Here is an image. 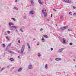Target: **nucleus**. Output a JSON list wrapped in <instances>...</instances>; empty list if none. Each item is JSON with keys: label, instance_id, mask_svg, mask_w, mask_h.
Segmentation results:
<instances>
[{"label": "nucleus", "instance_id": "c756f323", "mask_svg": "<svg viewBox=\"0 0 76 76\" xmlns=\"http://www.w3.org/2000/svg\"><path fill=\"white\" fill-rule=\"evenodd\" d=\"M42 30H43V29H42V28H41L40 29V31H42Z\"/></svg>", "mask_w": 76, "mask_h": 76}, {"label": "nucleus", "instance_id": "20e7f679", "mask_svg": "<svg viewBox=\"0 0 76 76\" xmlns=\"http://www.w3.org/2000/svg\"><path fill=\"white\" fill-rule=\"evenodd\" d=\"M63 50H64V48H62L60 49H59V53H61V52H62Z\"/></svg>", "mask_w": 76, "mask_h": 76}, {"label": "nucleus", "instance_id": "2f4dec72", "mask_svg": "<svg viewBox=\"0 0 76 76\" xmlns=\"http://www.w3.org/2000/svg\"><path fill=\"white\" fill-rule=\"evenodd\" d=\"M37 45H39V43H37Z\"/></svg>", "mask_w": 76, "mask_h": 76}, {"label": "nucleus", "instance_id": "f257e3e1", "mask_svg": "<svg viewBox=\"0 0 76 76\" xmlns=\"http://www.w3.org/2000/svg\"><path fill=\"white\" fill-rule=\"evenodd\" d=\"M43 14H44L45 18H46V17L47 16V12H43Z\"/></svg>", "mask_w": 76, "mask_h": 76}, {"label": "nucleus", "instance_id": "393cba45", "mask_svg": "<svg viewBox=\"0 0 76 76\" xmlns=\"http://www.w3.org/2000/svg\"><path fill=\"white\" fill-rule=\"evenodd\" d=\"M2 45L3 46L4 48V47H5V45H4V44H3Z\"/></svg>", "mask_w": 76, "mask_h": 76}, {"label": "nucleus", "instance_id": "72a5a7b5", "mask_svg": "<svg viewBox=\"0 0 76 76\" xmlns=\"http://www.w3.org/2000/svg\"><path fill=\"white\" fill-rule=\"evenodd\" d=\"M73 9H75V8H76V7H75L74 6H73Z\"/></svg>", "mask_w": 76, "mask_h": 76}, {"label": "nucleus", "instance_id": "6e6552de", "mask_svg": "<svg viewBox=\"0 0 76 76\" xmlns=\"http://www.w3.org/2000/svg\"><path fill=\"white\" fill-rule=\"evenodd\" d=\"M65 1L66 3H69L70 1L69 0H65Z\"/></svg>", "mask_w": 76, "mask_h": 76}, {"label": "nucleus", "instance_id": "8fccbe9b", "mask_svg": "<svg viewBox=\"0 0 76 76\" xmlns=\"http://www.w3.org/2000/svg\"><path fill=\"white\" fill-rule=\"evenodd\" d=\"M18 53H19V51H18Z\"/></svg>", "mask_w": 76, "mask_h": 76}, {"label": "nucleus", "instance_id": "ddd939ff", "mask_svg": "<svg viewBox=\"0 0 76 76\" xmlns=\"http://www.w3.org/2000/svg\"><path fill=\"white\" fill-rule=\"evenodd\" d=\"M11 28H15V29L16 28V26H11Z\"/></svg>", "mask_w": 76, "mask_h": 76}, {"label": "nucleus", "instance_id": "dca6fc26", "mask_svg": "<svg viewBox=\"0 0 76 76\" xmlns=\"http://www.w3.org/2000/svg\"><path fill=\"white\" fill-rule=\"evenodd\" d=\"M42 42H44V37H43L42 39Z\"/></svg>", "mask_w": 76, "mask_h": 76}, {"label": "nucleus", "instance_id": "3c124183", "mask_svg": "<svg viewBox=\"0 0 76 76\" xmlns=\"http://www.w3.org/2000/svg\"><path fill=\"white\" fill-rule=\"evenodd\" d=\"M48 20L49 21V20Z\"/></svg>", "mask_w": 76, "mask_h": 76}, {"label": "nucleus", "instance_id": "49530a36", "mask_svg": "<svg viewBox=\"0 0 76 76\" xmlns=\"http://www.w3.org/2000/svg\"><path fill=\"white\" fill-rule=\"evenodd\" d=\"M64 73H65V74L66 73V72H64Z\"/></svg>", "mask_w": 76, "mask_h": 76}, {"label": "nucleus", "instance_id": "5701e85b", "mask_svg": "<svg viewBox=\"0 0 76 76\" xmlns=\"http://www.w3.org/2000/svg\"><path fill=\"white\" fill-rule=\"evenodd\" d=\"M9 53H11V54H12V53H13V52H12V51H10L9 52Z\"/></svg>", "mask_w": 76, "mask_h": 76}, {"label": "nucleus", "instance_id": "0eeeda50", "mask_svg": "<svg viewBox=\"0 0 76 76\" xmlns=\"http://www.w3.org/2000/svg\"><path fill=\"white\" fill-rule=\"evenodd\" d=\"M38 2L40 4H42V3L41 2V0H39Z\"/></svg>", "mask_w": 76, "mask_h": 76}, {"label": "nucleus", "instance_id": "a18cd8bd", "mask_svg": "<svg viewBox=\"0 0 76 76\" xmlns=\"http://www.w3.org/2000/svg\"><path fill=\"white\" fill-rule=\"evenodd\" d=\"M54 11H55V12H56V10H54Z\"/></svg>", "mask_w": 76, "mask_h": 76}, {"label": "nucleus", "instance_id": "aec40b11", "mask_svg": "<svg viewBox=\"0 0 76 76\" xmlns=\"http://www.w3.org/2000/svg\"><path fill=\"white\" fill-rule=\"evenodd\" d=\"M27 45L28 46V48H30V46H29V44H27Z\"/></svg>", "mask_w": 76, "mask_h": 76}, {"label": "nucleus", "instance_id": "39448f33", "mask_svg": "<svg viewBox=\"0 0 76 76\" xmlns=\"http://www.w3.org/2000/svg\"><path fill=\"white\" fill-rule=\"evenodd\" d=\"M34 11H31L30 12L29 14H32V15H33V14H34Z\"/></svg>", "mask_w": 76, "mask_h": 76}, {"label": "nucleus", "instance_id": "79ce46f5", "mask_svg": "<svg viewBox=\"0 0 76 76\" xmlns=\"http://www.w3.org/2000/svg\"><path fill=\"white\" fill-rule=\"evenodd\" d=\"M76 15V13H74V15Z\"/></svg>", "mask_w": 76, "mask_h": 76}, {"label": "nucleus", "instance_id": "412c9836", "mask_svg": "<svg viewBox=\"0 0 76 76\" xmlns=\"http://www.w3.org/2000/svg\"><path fill=\"white\" fill-rule=\"evenodd\" d=\"M69 15H72V12H69Z\"/></svg>", "mask_w": 76, "mask_h": 76}, {"label": "nucleus", "instance_id": "4c0bfd02", "mask_svg": "<svg viewBox=\"0 0 76 76\" xmlns=\"http://www.w3.org/2000/svg\"><path fill=\"white\" fill-rule=\"evenodd\" d=\"M20 31H21V32H23V31H22V30L21 29H20Z\"/></svg>", "mask_w": 76, "mask_h": 76}, {"label": "nucleus", "instance_id": "423d86ee", "mask_svg": "<svg viewBox=\"0 0 76 76\" xmlns=\"http://www.w3.org/2000/svg\"><path fill=\"white\" fill-rule=\"evenodd\" d=\"M61 60V58H56L55 59V60H56V61H58L59 60Z\"/></svg>", "mask_w": 76, "mask_h": 76}, {"label": "nucleus", "instance_id": "c9c22d12", "mask_svg": "<svg viewBox=\"0 0 76 76\" xmlns=\"http://www.w3.org/2000/svg\"><path fill=\"white\" fill-rule=\"evenodd\" d=\"M51 18H52V17H53V14L51 15Z\"/></svg>", "mask_w": 76, "mask_h": 76}, {"label": "nucleus", "instance_id": "a878e982", "mask_svg": "<svg viewBox=\"0 0 76 76\" xmlns=\"http://www.w3.org/2000/svg\"><path fill=\"white\" fill-rule=\"evenodd\" d=\"M14 9H16V10H18V8H16V7H14Z\"/></svg>", "mask_w": 76, "mask_h": 76}, {"label": "nucleus", "instance_id": "7ed1b4c3", "mask_svg": "<svg viewBox=\"0 0 76 76\" xmlns=\"http://www.w3.org/2000/svg\"><path fill=\"white\" fill-rule=\"evenodd\" d=\"M28 69H32V65H29L28 66Z\"/></svg>", "mask_w": 76, "mask_h": 76}, {"label": "nucleus", "instance_id": "473e14b6", "mask_svg": "<svg viewBox=\"0 0 76 76\" xmlns=\"http://www.w3.org/2000/svg\"><path fill=\"white\" fill-rule=\"evenodd\" d=\"M50 50H51V51H53V48H50Z\"/></svg>", "mask_w": 76, "mask_h": 76}, {"label": "nucleus", "instance_id": "b1692460", "mask_svg": "<svg viewBox=\"0 0 76 76\" xmlns=\"http://www.w3.org/2000/svg\"><path fill=\"white\" fill-rule=\"evenodd\" d=\"M23 50L22 51H21L20 52V54H23Z\"/></svg>", "mask_w": 76, "mask_h": 76}, {"label": "nucleus", "instance_id": "bb28decb", "mask_svg": "<svg viewBox=\"0 0 76 76\" xmlns=\"http://www.w3.org/2000/svg\"><path fill=\"white\" fill-rule=\"evenodd\" d=\"M44 9H43L42 11V13H44Z\"/></svg>", "mask_w": 76, "mask_h": 76}, {"label": "nucleus", "instance_id": "ea45409f", "mask_svg": "<svg viewBox=\"0 0 76 76\" xmlns=\"http://www.w3.org/2000/svg\"><path fill=\"white\" fill-rule=\"evenodd\" d=\"M63 16H61V18H63Z\"/></svg>", "mask_w": 76, "mask_h": 76}, {"label": "nucleus", "instance_id": "9b49d317", "mask_svg": "<svg viewBox=\"0 0 76 76\" xmlns=\"http://www.w3.org/2000/svg\"><path fill=\"white\" fill-rule=\"evenodd\" d=\"M43 37L46 38H48V36L47 35H44Z\"/></svg>", "mask_w": 76, "mask_h": 76}, {"label": "nucleus", "instance_id": "7c9ffc66", "mask_svg": "<svg viewBox=\"0 0 76 76\" xmlns=\"http://www.w3.org/2000/svg\"><path fill=\"white\" fill-rule=\"evenodd\" d=\"M69 45H72V43H70L69 44Z\"/></svg>", "mask_w": 76, "mask_h": 76}, {"label": "nucleus", "instance_id": "f3484780", "mask_svg": "<svg viewBox=\"0 0 76 76\" xmlns=\"http://www.w3.org/2000/svg\"><path fill=\"white\" fill-rule=\"evenodd\" d=\"M38 56L39 57H41V55L39 53H38Z\"/></svg>", "mask_w": 76, "mask_h": 76}, {"label": "nucleus", "instance_id": "a19ab883", "mask_svg": "<svg viewBox=\"0 0 76 76\" xmlns=\"http://www.w3.org/2000/svg\"><path fill=\"white\" fill-rule=\"evenodd\" d=\"M69 31H72V30L70 29Z\"/></svg>", "mask_w": 76, "mask_h": 76}, {"label": "nucleus", "instance_id": "f8f14e48", "mask_svg": "<svg viewBox=\"0 0 76 76\" xmlns=\"http://www.w3.org/2000/svg\"><path fill=\"white\" fill-rule=\"evenodd\" d=\"M10 60L11 61H14V59H13V58H10Z\"/></svg>", "mask_w": 76, "mask_h": 76}, {"label": "nucleus", "instance_id": "6ab92c4d", "mask_svg": "<svg viewBox=\"0 0 76 76\" xmlns=\"http://www.w3.org/2000/svg\"><path fill=\"white\" fill-rule=\"evenodd\" d=\"M45 68H46V69H47L48 68V67H47V64H46L45 66Z\"/></svg>", "mask_w": 76, "mask_h": 76}, {"label": "nucleus", "instance_id": "37998d69", "mask_svg": "<svg viewBox=\"0 0 76 76\" xmlns=\"http://www.w3.org/2000/svg\"><path fill=\"white\" fill-rule=\"evenodd\" d=\"M68 31H70V29H68Z\"/></svg>", "mask_w": 76, "mask_h": 76}, {"label": "nucleus", "instance_id": "c03bdc74", "mask_svg": "<svg viewBox=\"0 0 76 76\" xmlns=\"http://www.w3.org/2000/svg\"><path fill=\"white\" fill-rule=\"evenodd\" d=\"M73 61H75V59H73Z\"/></svg>", "mask_w": 76, "mask_h": 76}, {"label": "nucleus", "instance_id": "2eb2a0df", "mask_svg": "<svg viewBox=\"0 0 76 76\" xmlns=\"http://www.w3.org/2000/svg\"><path fill=\"white\" fill-rule=\"evenodd\" d=\"M31 3L32 4H34V1H31Z\"/></svg>", "mask_w": 76, "mask_h": 76}, {"label": "nucleus", "instance_id": "1a4fd4ad", "mask_svg": "<svg viewBox=\"0 0 76 76\" xmlns=\"http://www.w3.org/2000/svg\"><path fill=\"white\" fill-rule=\"evenodd\" d=\"M9 24V26H11V25H13V24L12 23H10Z\"/></svg>", "mask_w": 76, "mask_h": 76}, {"label": "nucleus", "instance_id": "09e8293b", "mask_svg": "<svg viewBox=\"0 0 76 76\" xmlns=\"http://www.w3.org/2000/svg\"><path fill=\"white\" fill-rule=\"evenodd\" d=\"M45 11H46V10H45Z\"/></svg>", "mask_w": 76, "mask_h": 76}, {"label": "nucleus", "instance_id": "4468645a", "mask_svg": "<svg viewBox=\"0 0 76 76\" xmlns=\"http://www.w3.org/2000/svg\"><path fill=\"white\" fill-rule=\"evenodd\" d=\"M63 43H65L66 42V40L64 39H63Z\"/></svg>", "mask_w": 76, "mask_h": 76}, {"label": "nucleus", "instance_id": "58836bf2", "mask_svg": "<svg viewBox=\"0 0 76 76\" xmlns=\"http://www.w3.org/2000/svg\"><path fill=\"white\" fill-rule=\"evenodd\" d=\"M15 2H18V0H16L15 1Z\"/></svg>", "mask_w": 76, "mask_h": 76}, {"label": "nucleus", "instance_id": "a211bd4d", "mask_svg": "<svg viewBox=\"0 0 76 76\" xmlns=\"http://www.w3.org/2000/svg\"><path fill=\"white\" fill-rule=\"evenodd\" d=\"M12 19L13 20H14V21H15L16 19L15 18H12Z\"/></svg>", "mask_w": 76, "mask_h": 76}, {"label": "nucleus", "instance_id": "cd10ccee", "mask_svg": "<svg viewBox=\"0 0 76 76\" xmlns=\"http://www.w3.org/2000/svg\"><path fill=\"white\" fill-rule=\"evenodd\" d=\"M7 39H8V40H9V38H8V37H7Z\"/></svg>", "mask_w": 76, "mask_h": 76}, {"label": "nucleus", "instance_id": "f704fd0d", "mask_svg": "<svg viewBox=\"0 0 76 76\" xmlns=\"http://www.w3.org/2000/svg\"><path fill=\"white\" fill-rule=\"evenodd\" d=\"M18 43H20V40H18Z\"/></svg>", "mask_w": 76, "mask_h": 76}, {"label": "nucleus", "instance_id": "f03ea898", "mask_svg": "<svg viewBox=\"0 0 76 76\" xmlns=\"http://www.w3.org/2000/svg\"><path fill=\"white\" fill-rule=\"evenodd\" d=\"M66 28H67V26L63 27L62 28H61V29L62 30H64V29H66Z\"/></svg>", "mask_w": 76, "mask_h": 76}, {"label": "nucleus", "instance_id": "9d476101", "mask_svg": "<svg viewBox=\"0 0 76 76\" xmlns=\"http://www.w3.org/2000/svg\"><path fill=\"white\" fill-rule=\"evenodd\" d=\"M22 70V68H20L19 69H18V72H21V71Z\"/></svg>", "mask_w": 76, "mask_h": 76}, {"label": "nucleus", "instance_id": "de8ad7c7", "mask_svg": "<svg viewBox=\"0 0 76 76\" xmlns=\"http://www.w3.org/2000/svg\"><path fill=\"white\" fill-rule=\"evenodd\" d=\"M56 26H57V24H56Z\"/></svg>", "mask_w": 76, "mask_h": 76}, {"label": "nucleus", "instance_id": "c85d7f7f", "mask_svg": "<svg viewBox=\"0 0 76 76\" xmlns=\"http://www.w3.org/2000/svg\"><path fill=\"white\" fill-rule=\"evenodd\" d=\"M5 69V68H1V70H4V69Z\"/></svg>", "mask_w": 76, "mask_h": 76}, {"label": "nucleus", "instance_id": "e433bc0d", "mask_svg": "<svg viewBox=\"0 0 76 76\" xmlns=\"http://www.w3.org/2000/svg\"><path fill=\"white\" fill-rule=\"evenodd\" d=\"M18 58H20V56H18Z\"/></svg>", "mask_w": 76, "mask_h": 76}, {"label": "nucleus", "instance_id": "4be33fe9", "mask_svg": "<svg viewBox=\"0 0 76 76\" xmlns=\"http://www.w3.org/2000/svg\"><path fill=\"white\" fill-rule=\"evenodd\" d=\"M7 32L8 34H10V31H7Z\"/></svg>", "mask_w": 76, "mask_h": 76}]
</instances>
